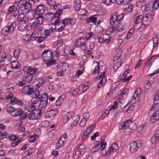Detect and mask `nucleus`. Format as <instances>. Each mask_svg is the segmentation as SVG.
<instances>
[{"label":"nucleus","instance_id":"1","mask_svg":"<svg viewBox=\"0 0 159 159\" xmlns=\"http://www.w3.org/2000/svg\"><path fill=\"white\" fill-rule=\"evenodd\" d=\"M17 25L16 22L14 21L11 23L8 26L4 27L2 30V33L4 36L8 35L9 34H12Z\"/></svg>","mask_w":159,"mask_h":159},{"label":"nucleus","instance_id":"2","mask_svg":"<svg viewBox=\"0 0 159 159\" xmlns=\"http://www.w3.org/2000/svg\"><path fill=\"white\" fill-rule=\"evenodd\" d=\"M22 92L23 93L26 94L27 95H30L31 96L38 94V90H34L33 88H30L28 85L25 86L22 88Z\"/></svg>","mask_w":159,"mask_h":159},{"label":"nucleus","instance_id":"3","mask_svg":"<svg viewBox=\"0 0 159 159\" xmlns=\"http://www.w3.org/2000/svg\"><path fill=\"white\" fill-rule=\"evenodd\" d=\"M142 142L140 140L134 141L130 144V151L131 153H134L137 151L138 149L142 146Z\"/></svg>","mask_w":159,"mask_h":159},{"label":"nucleus","instance_id":"4","mask_svg":"<svg viewBox=\"0 0 159 159\" xmlns=\"http://www.w3.org/2000/svg\"><path fill=\"white\" fill-rule=\"evenodd\" d=\"M133 119L131 118L126 121L121 123L119 125V130H122L128 128L130 125L133 123Z\"/></svg>","mask_w":159,"mask_h":159},{"label":"nucleus","instance_id":"5","mask_svg":"<svg viewBox=\"0 0 159 159\" xmlns=\"http://www.w3.org/2000/svg\"><path fill=\"white\" fill-rule=\"evenodd\" d=\"M42 58L44 61H48L53 57V53L51 50H44L42 53Z\"/></svg>","mask_w":159,"mask_h":159},{"label":"nucleus","instance_id":"6","mask_svg":"<svg viewBox=\"0 0 159 159\" xmlns=\"http://www.w3.org/2000/svg\"><path fill=\"white\" fill-rule=\"evenodd\" d=\"M121 54V53H120V54H118V55H117V53H116V55L113 58V61L114 62L117 61L116 63H115L113 66V69L114 70H115V71H116L122 65V63L120 61V60L119 59V57Z\"/></svg>","mask_w":159,"mask_h":159},{"label":"nucleus","instance_id":"7","mask_svg":"<svg viewBox=\"0 0 159 159\" xmlns=\"http://www.w3.org/2000/svg\"><path fill=\"white\" fill-rule=\"evenodd\" d=\"M40 116L41 114L39 111L35 110L30 113L27 117L28 119L30 120H37Z\"/></svg>","mask_w":159,"mask_h":159},{"label":"nucleus","instance_id":"8","mask_svg":"<svg viewBox=\"0 0 159 159\" xmlns=\"http://www.w3.org/2000/svg\"><path fill=\"white\" fill-rule=\"evenodd\" d=\"M157 55L152 57L146 62L145 64V69L147 72H148L151 66L152 65V62L155 61V60L157 59Z\"/></svg>","mask_w":159,"mask_h":159},{"label":"nucleus","instance_id":"9","mask_svg":"<svg viewBox=\"0 0 159 159\" xmlns=\"http://www.w3.org/2000/svg\"><path fill=\"white\" fill-rule=\"evenodd\" d=\"M58 113V110L56 108H53L46 113L45 116L46 118H51L55 116Z\"/></svg>","mask_w":159,"mask_h":159},{"label":"nucleus","instance_id":"10","mask_svg":"<svg viewBox=\"0 0 159 159\" xmlns=\"http://www.w3.org/2000/svg\"><path fill=\"white\" fill-rule=\"evenodd\" d=\"M86 151L85 144H82L79 146L78 149L76 152L75 156L76 157L78 156V157H79V155H83Z\"/></svg>","mask_w":159,"mask_h":159},{"label":"nucleus","instance_id":"11","mask_svg":"<svg viewBox=\"0 0 159 159\" xmlns=\"http://www.w3.org/2000/svg\"><path fill=\"white\" fill-rule=\"evenodd\" d=\"M110 22L111 25H113L119 22V19H118V16L116 12H114L111 14L110 16Z\"/></svg>","mask_w":159,"mask_h":159},{"label":"nucleus","instance_id":"12","mask_svg":"<svg viewBox=\"0 0 159 159\" xmlns=\"http://www.w3.org/2000/svg\"><path fill=\"white\" fill-rule=\"evenodd\" d=\"M141 94V89H138L135 92L132 98H131L130 102L132 103H134L136 100H137L140 97Z\"/></svg>","mask_w":159,"mask_h":159},{"label":"nucleus","instance_id":"13","mask_svg":"<svg viewBox=\"0 0 159 159\" xmlns=\"http://www.w3.org/2000/svg\"><path fill=\"white\" fill-rule=\"evenodd\" d=\"M119 148L118 145L116 143L113 144L111 147L107 150L106 154L110 155L111 153L116 152Z\"/></svg>","mask_w":159,"mask_h":159},{"label":"nucleus","instance_id":"14","mask_svg":"<svg viewBox=\"0 0 159 159\" xmlns=\"http://www.w3.org/2000/svg\"><path fill=\"white\" fill-rule=\"evenodd\" d=\"M45 8L44 5H39L35 10L36 14L37 15H43L44 13Z\"/></svg>","mask_w":159,"mask_h":159},{"label":"nucleus","instance_id":"15","mask_svg":"<svg viewBox=\"0 0 159 159\" xmlns=\"http://www.w3.org/2000/svg\"><path fill=\"white\" fill-rule=\"evenodd\" d=\"M159 119V109L154 112L150 121L151 123L153 124L156 122Z\"/></svg>","mask_w":159,"mask_h":159},{"label":"nucleus","instance_id":"16","mask_svg":"<svg viewBox=\"0 0 159 159\" xmlns=\"http://www.w3.org/2000/svg\"><path fill=\"white\" fill-rule=\"evenodd\" d=\"M75 22L76 21L75 20H71L68 18H66L63 19L61 21V23L63 24L64 26L66 25H68L69 24L71 25H73Z\"/></svg>","mask_w":159,"mask_h":159},{"label":"nucleus","instance_id":"17","mask_svg":"<svg viewBox=\"0 0 159 159\" xmlns=\"http://www.w3.org/2000/svg\"><path fill=\"white\" fill-rule=\"evenodd\" d=\"M47 104L48 102H40L39 106V109L38 110V111H39L40 113L41 112H44L46 109Z\"/></svg>","mask_w":159,"mask_h":159},{"label":"nucleus","instance_id":"18","mask_svg":"<svg viewBox=\"0 0 159 159\" xmlns=\"http://www.w3.org/2000/svg\"><path fill=\"white\" fill-rule=\"evenodd\" d=\"M26 17L28 20H32L35 17V13L31 10L29 11L26 13Z\"/></svg>","mask_w":159,"mask_h":159},{"label":"nucleus","instance_id":"19","mask_svg":"<svg viewBox=\"0 0 159 159\" xmlns=\"http://www.w3.org/2000/svg\"><path fill=\"white\" fill-rule=\"evenodd\" d=\"M24 70L27 72V73L30 75L34 74L37 71L36 68L31 67H26L25 68Z\"/></svg>","mask_w":159,"mask_h":159},{"label":"nucleus","instance_id":"20","mask_svg":"<svg viewBox=\"0 0 159 159\" xmlns=\"http://www.w3.org/2000/svg\"><path fill=\"white\" fill-rule=\"evenodd\" d=\"M69 67V65L67 63H64L60 64L57 66V70H61L63 72H65Z\"/></svg>","mask_w":159,"mask_h":159},{"label":"nucleus","instance_id":"21","mask_svg":"<svg viewBox=\"0 0 159 159\" xmlns=\"http://www.w3.org/2000/svg\"><path fill=\"white\" fill-rule=\"evenodd\" d=\"M31 27L33 29H35L36 30L41 31L42 29L41 25L35 20L32 23L31 25Z\"/></svg>","mask_w":159,"mask_h":159},{"label":"nucleus","instance_id":"22","mask_svg":"<svg viewBox=\"0 0 159 159\" xmlns=\"http://www.w3.org/2000/svg\"><path fill=\"white\" fill-rule=\"evenodd\" d=\"M66 142V140H65L64 139L59 138L56 144V149H59L61 148L65 144Z\"/></svg>","mask_w":159,"mask_h":159},{"label":"nucleus","instance_id":"23","mask_svg":"<svg viewBox=\"0 0 159 159\" xmlns=\"http://www.w3.org/2000/svg\"><path fill=\"white\" fill-rule=\"evenodd\" d=\"M73 114V111H69L64 115L63 116V122L64 123H66L70 119Z\"/></svg>","mask_w":159,"mask_h":159},{"label":"nucleus","instance_id":"24","mask_svg":"<svg viewBox=\"0 0 159 159\" xmlns=\"http://www.w3.org/2000/svg\"><path fill=\"white\" fill-rule=\"evenodd\" d=\"M28 27L26 23L25 22H20L18 24V29L20 31H24L28 29Z\"/></svg>","mask_w":159,"mask_h":159},{"label":"nucleus","instance_id":"25","mask_svg":"<svg viewBox=\"0 0 159 159\" xmlns=\"http://www.w3.org/2000/svg\"><path fill=\"white\" fill-rule=\"evenodd\" d=\"M132 6L130 4H125L123 7L124 11L126 13H130L132 11Z\"/></svg>","mask_w":159,"mask_h":159},{"label":"nucleus","instance_id":"26","mask_svg":"<svg viewBox=\"0 0 159 159\" xmlns=\"http://www.w3.org/2000/svg\"><path fill=\"white\" fill-rule=\"evenodd\" d=\"M143 19V17L142 15H140L139 13H137L134 17L135 23V24L140 23L142 22Z\"/></svg>","mask_w":159,"mask_h":159},{"label":"nucleus","instance_id":"27","mask_svg":"<svg viewBox=\"0 0 159 159\" xmlns=\"http://www.w3.org/2000/svg\"><path fill=\"white\" fill-rule=\"evenodd\" d=\"M134 108L133 106H129L128 105H127L123 108L122 111L123 112H127L129 113L133 111Z\"/></svg>","mask_w":159,"mask_h":159},{"label":"nucleus","instance_id":"28","mask_svg":"<svg viewBox=\"0 0 159 159\" xmlns=\"http://www.w3.org/2000/svg\"><path fill=\"white\" fill-rule=\"evenodd\" d=\"M35 2V1H28L24 2L25 8L26 9H29L31 8V6Z\"/></svg>","mask_w":159,"mask_h":159},{"label":"nucleus","instance_id":"29","mask_svg":"<svg viewBox=\"0 0 159 159\" xmlns=\"http://www.w3.org/2000/svg\"><path fill=\"white\" fill-rule=\"evenodd\" d=\"M74 118V120L70 125V127L72 129L75 127L78 124V121L80 119V116L79 115H76L75 116Z\"/></svg>","mask_w":159,"mask_h":159},{"label":"nucleus","instance_id":"30","mask_svg":"<svg viewBox=\"0 0 159 159\" xmlns=\"http://www.w3.org/2000/svg\"><path fill=\"white\" fill-rule=\"evenodd\" d=\"M39 95V93L38 91V94L37 95H35L34 96H31L33 98L31 103L34 105L36 104L40 100Z\"/></svg>","mask_w":159,"mask_h":159},{"label":"nucleus","instance_id":"31","mask_svg":"<svg viewBox=\"0 0 159 159\" xmlns=\"http://www.w3.org/2000/svg\"><path fill=\"white\" fill-rule=\"evenodd\" d=\"M11 66L12 68L14 69H19L21 66V65L16 61H14L11 63Z\"/></svg>","mask_w":159,"mask_h":159},{"label":"nucleus","instance_id":"32","mask_svg":"<svg viewBox=\"0 0 159 159\" xmlns=\"http://www.w3.org/2000/svg\"><path fill=\"white\" fill-rule=\"evenodd\" d=\"M26 107L27 110L29 111H34L35 110H36L34 104L32 103H27L26 104Z\"/></svg>","mask_w":159,"mask_h":159},{"label":"nucleus","instance_id":"33","mask_svg":"<svg viewBox=\"0 0 159 159\" xmlns=\"http://www.w3.org/2000/svg\"><path fill=\"white\" fill-rule=\"evenodd\" d=\"M93 66L95 67L93 71V74H98L100 70V65L99 63L97 62L96 63H94Z\"/></svg>","mask_w":159,"mask_h":159},{"label":"nucleus","instance_id":"34","mask_svg":"<svg viewBox=\"0 0 159 159\" xmlns=\"http://www.w3.org/2000/svg\"><path fill=\"white\" fill-rule=\"evenodd\" d=\"M104 73L105 72L102 74V76L101 77L102 79L98 84V88H100L102 85L104 84L107 81L106 77L104 75Z\"/></svg>","mask_w":159,"mask_h":159},{"label":"nucleus","instance_id":"35","mask_svg":"<svg viewBox=\"0 0 159 159\" xmlns=\"http://www.w3.org/2000/svg\"><path fill=\"white\" fill-rule=\"evenodd\" d=\"M87 11L83 9L80 10L79 16L81 19H85L87 17Z\"/></svg>","mask_w":159,"mask_h":159},{"label":"nucleus","instance_id":"36","mask_svg":"<svg viewBox=\"0 0 159 159\" xmlns=\"http://www.w3.org/2000/svg\"><path fill=\"white\" fill-rule=\"evenodd\" d=\"M24 1H17L14 2V5L18 7L22 8L24 6Z\"/></svg>","mask_w":159,"mask_h":159},{"label":"nucleus","instance_id":"37","mask_svg":"<svg viewBox=\"0 0 159 159\" xmlns=\"http://www.w3.org/2000/svg\"><path fill=\"white\" fill-rule=\"evenodd\" d=\"M45 17L47 20L50 21L55 17V14L53 13L50 12L46 14Z\"/></svg>","mask_w":159,"mask_h":159},{"label":"nucleus","instance_id":"38","mask_svg":"<svg viewBox=\"0 0 159 159\" xmlns=\"http://www.w3.org/2000/svg\"><path fill=\"white\" fill-rule=\"evenodd\" d=\"M116 29L118 32L123 33L125 31V29L123 25L120 24H118L116 28Z\"/></svg>","mask_w":159,"mask_h":159},{"label":"nucleus","instance_id":"39","mask_svg":"<svg viewBox=\"0 0 159 159\" xmlns=\"http://www.w3.org/2000/svg\"><path fill=\"white\" fill-rule=\"evenodd\" d=\"M31 39V35L26 34L24 35L23 36V40L26 43H29Z\"/></svg>","mask_w":159,"mask_h":159},{"label":"nucleus","instance_id":"40","mask_svg":"<svg viewBox=\"0 0 159 159\" xmlns=\"http://www.w3.org/2000/svg\"><path fill=\"white\" fill-rule=\"evenodd\" d=\"M63 44V41L61 39L58 40L54 43V48H60Z\"/></svg>","mask_w":159,"mask_h":159},{"label":"nucleus","instance_id":"41","mask_svg":"<svg viewBox=\"0 0 159 159\" xmlns=\"http://www.w3.org/2000/svg\"><path fill=\"white\" fill-rule=\"evenodd\" d=\"M80 1H75L74 4V7L75 10L78 11L80 10L81 7Z\"/></svg>","mask_w":159,"mask_h":159},{"label":"nucleus","instance_id":"42","mask_svg":"<svg viewBox=\"0 0 159 159\" xmlns=\"http://www.w3.org/2000/svg\"><path fill=\"white\" fill-rule=\"evenodd\" d=\"M153 47H156L159 43V35H157L153 38Z\"/></svg>","mask_w":159,"mask_h":159},{"label":"nucleus","instance_id":"43","mask_svg":"<svg viewBox=\"0 0 159 159\" xmlns=\"http://www.w3.org/2000/svg\"><path fill=\"white\" fill-rule=\"evenodd\" d=\"M159 105V103H156L153 105L152 107H151L150 110L149 111V114H152V111H155L157 109L158 106Z\"/></svg>","mask_w":159,"mask_h":159},{"label":"nucleus","instance_id":"44","mask_svg":"<svg viewBox=\"0 0 159 159\" xmlns=\"http://www.w3.org/2000/svg\"><path fill=\"white\" fill-rule=\"evenodd\" d=\"M146 4V2L145 1H138L136 2L137 7H141Z\"/></svg>","mask_w":159,"mask_h":159},{"label":"nucleus","instance_id":"45","mask_svg":"<svg viewBox=\"0 0 159 159\" xmlns=\"http://www.w3.org/2000/svg\"><path fill=\"white\" fill-rule=\"evenodd\" d=\"M46 37V36H45V34H42L41 35L39 36V37L36 39V40L38 43H41L44 40L45 38Z\"/></svg>","mask_w":159,"mask_h":159},{"label":"nucleus","instance_id":"46","mask_svg":"<svg viewBox=\"0 0 159 159\" xmlns=\"http://www.w3.org/2000/svg\"><path fill=\"white\" fill-rule=\"evenodd\" d=\"M84 41V39L81 38H79L75 41V44L77 46H80L83 44Z\"/></svg>","mask_w":159,"mask_h":159},{"label":"nucleus","instance_id":"47","mask_svg":"<svg viewBox=\"0 0 159 159\" xmlns=\"http://www.w3.org/2000/svg\"><path fill=\"white\" fill-rule=\"evenodd\" d=\"M48 98L46 93L43 94L40 98V102H48Z\"/></svg>","mask_w":159,"mask_h":159},{"label":"nucleus","instance_id":"48","mask_svg":"<svg viewBox=\"0 0 159 159\" xmlns=\"http://www.w3.org/2000/svg\"><path fill=\"white\" fill-rule=\"evenodd\" d=\"M19 116V119L20 120H24L27 117L26 113L24 111H21Z\"/></svg>","mask_w":159,"mask_h":159},{"label":"nucleus","instance_id":"49","mask_svg":"<svg viewBox=\"0 0 159 159\" xmlns=\"http://www.w3.org/2000/svg\"><path fill=\"white\" fill-rule=\"evenodd\" d=\"M97 18L93 16H91L87 19L86 23H89L90 22L95 23L96 21Z\"/></svg>","mask_w":159,"mask_h":159},{"label":"nucleus","instance_id":"50","mask_svg":"<svg viewBox=\"0 0 159 159\" xmlns=\"http://www.w3.org/2000/svg\"><path fill=\"white\" fill-rule=\"evenodd\" d=\"M107 153V151L106 152L105 150L100 149L99 152V156L101 157H103V156H105V157L109 156L110 155H107V154H106Z\"/></svg>","mask_w":159,"mask_h":159},{"label":"nucleus","instance_id":"51","mask_svg":"<svg viewBox=\"0 0 159 159\" xmlns=\"http://www.w3.org/2000/svg\"><path fill=\"white\" fill-rule=\"evenodd\" d=\"M146 16L145 17L150 19L152 21L153 18L154 13V12L151 11L149 13H146Z\"/></svg>","mask_w":159,"mask_h":159},{"label":"nucleus","instance_id":"52","mask_svg":"<svg viewBox=\"0 0 159 159\" xmlns=\"http://www.w3.org/2000/svg\"><path fill=\"white\" fill-rule=\"evenodd\" d=\"M98 145H99L100 147H99V149L103 150L104 149L106 148V146L107 145L106 143H104L102 140L100 143L98 144Z\"/></svg>","mask_w":159,"mask_h":159},{"label":"nucleus","instance_id":"53","mask_svg":"<svg viewBox=\"0 0 159 159\" xmlns=\"http://www.w3.org/2000/svg\"><path fill=\"white\" fill-rule=\"evenodd\" d=\"M47 3L48 5L52 6L54 9H57V6L56 5L55 1H48Z\"/></svg>","mask_w":159,"mask_h":159},{"label":"nucleus","instance_id":"54","mask_svg":"<svg viewBox=\"0 0 159 159\" xmlns=\"http://www.w3.org/2000/svg\"><path fill=\"white\" fill-rule=\"evenodd\" d=\"M95 31L97 33H100L102 32L103 31V29L100 25H98L95 29Z\"/></svg>","mask_w":159,"mask_h":159},{"label":"nucleus","instance_id":"55","mask_svg":"<svg viewBox=\"0 0 159 159\" xmlns=\"http://www.w3.org/2000/svg\"><path fill=\"white\" fill-rule=\"evenodd\" d=\"M20 53V51L19 49H16L15 50L13 53V55L14 57L16 58L17 59L19 58Z\"/></svg>","mask_w":159,"mask_h":159},{"label":"nucleus","instance_id":"56","mask_svg":"<svg viewBox=\"0 0 159 159\" xmlns=\"http://www.w3.org/2000/svg\"><path fill=\"white\" fill-rule=\"evenodd\" d=\"M39 16L38 17H36V19H35V20L37 22L39 23L41 25L43 23V16L42 15H39Z\"/></svg>","mask_w":159,"mask_h":159},{"label":"nucleus","instance_id":"57","mask_svg":"<svg viewBox=\"0 0 159 159\" xmlns=\"http://www.w3.org/2000/svg\"><path fill=\"white\" fill-rule=\"evenodd\" d=\"M99 145L97 144L93 146L91 149V151L93 153L98 151L100 147Z\"/></svg>","mask_w":159,"mask_h":159},{"label":"nucleus","instance_id":"58","mask_svg":"<svg viewBox=\"0 0 159 159\" xmlns=\"http://www.w3.org/2000/svg\"><path fill=\"white\" fill-rule=\"evenodd\" d=\"M6 55V53L4 52H0V61L4 62Z\"/></svg>","mask_w":159,"mask_h":159},{"label":"nucleus","instance_id":"59","mask_svg":"<svg viewBox=\"0 0 159 159\" xmlns=\"http://www.w3.org/2000/svg\"><path fill=\"white\" fill-rule=\"evenodd\" d=\"M159 141V139L157 138L153 135L151 138V142L152 144H155L157 143Z\"/></svg>","mask_w":159,"mask_h":159},{"label":"nucleus","instance_id":"60","mask_svg":"<svg viewBox=\"0 0 159 159\" xmlns=\"http://www.w3.org/2000/svg\"><path fill=\"white\" fill-rule=\"evenodd\" d=\"M15 108L12 106H9L7 108V112L10 114H12L14 113Z\"/></svg>","mask_w":159,"mask_h":159},{"label":"nucleus","instance_id":"61","mask_svg":"<svg viewBox=\"0 0 159 159\" xmlns=\"http://www.w3.org/2000/svg\"><path fill=\"white\" fill-rule=\"evenodd\" d=\"M79 89L83 92L89 89V87L87 85L82 84L80 86Z\"/></svg>","mask_w":159,"mask_h":159},{"label":"nucleus","instance_id":"62","mask_svg":"<svg viewBox=\"0 0 159 159\" xmlns=\"http://www.w3.org/2000/svg\"><path fill=\"white\" fill-rule=\"evenodd\" d=\"M46 63L47 65L48 66H50L56 64V62L53 59H51L50 60H49L48 61H47Z\"/></svg>","mask_w":159,"mask_h":159},{"label":"nucleus","instance_id":"63","mask_svg":"<svg viewBox=\"0 0 159 159\" xmlns=\"http://www.w3.org/2000/svg\"><path fill=\"white\" fill-rule=\"evenodd\" d=\"M24 15L23 13H20L18 16L17 17V20L19 21H22L24 18Z\"/></svg>","mask_w":159,"mask_h":159},{"label":"nucleus","instance_id":"64","mask_svg":"<svg viewBox=\"0 0 159 159\" xmlns=\"http://www.w3.org/2000/svg\"><path fill=\"white\" fill-rule=\"evenodd\" d=\"M152 7L155 10L159 8V1H155L153 4Z\"/></svg>","mask_w":159,"mask_h":159}]
</instances>
